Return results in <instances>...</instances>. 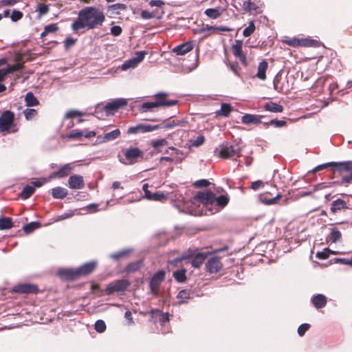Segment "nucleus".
<instances>
[{"label":"nucleus","instance_id":"58836bf2","mask_svg":"<svg viewBox=\"0 0 352 352\" xmlns=\"http://www.w3.org/2000/svg\"><path fill=\"white\" fill-rule=\"evenodd\" d=\"M329 238L331 242L336 243L341 239V232L338 230L337 228H333L331 229V232L329 235Z\"/></svg>","mask_w":352,"mask_h":352},{"label":"nucleus","instance_id":"f8f14e48","mask_svg":"<svg viewBox=\"0 0 352 352\" xmlns=\"http://www.w3.org/2000/svg\"><path fill=\"white\" fill-rule=\"evenodd\" d=\"M126 99L118 98L107 103L104 107V109L107 113H113L115 111H117L118 109L126 107Z\"/></svg>","mask_w":352,"mask_h":352},{"label":"nucleus","instance_id":"e2e57ef3","mask_svg":"<svg viewBox=\"0 0 352 352\" xmlns=\"http://www.w3.org/2000/svg\"><path fill=\"white\" fill-rule=\"evenodd\" d=\"M167 144H168V141L166 139L153 140L151 142V145L155 148H157L160 146H166Z\"/></svg>","mask_w":352,"mask_h":352},{"label":"nucleus","instance_id":"de8ad7c7","mask_svg":"<svg viewBox=\"0 0 352 352\" xmlns=\"http://www.w3.org/2000/svg\"><path fill=\"white\" fill-rule=\"evenodd\" d=\"M217 206L221 208H224L229 202V198L226 195H220L219 197L215 196V201Z\"/></svg>","mask_w":352,"mask_h":352},{"label":"nucleus","instance_id":"7ed1b4c3","mask_svg":"<svg viewBox=\"0 0 352 352\" xmlns=\"http://www.w3.org/2000/svg\"><path fill=\"white\" fill-rule=\"evenodd\" d=\"M352 210V205L350 203L349 197L344 195L335 199L330 205L329 214L334 217H339Z\"/></svg>","mask_w":352,"mask_h":352},{"label":"nucleus","instance_id":"e433bc0d","mask_svg":"<svg viewBox=\"0 0 352 352\" xmlns=\"http://www.w3.org/2000/svg\"><path fill=\"white\" fill-rule=\"evenodd\" d=\"M120 135V131L119 129H115L111 132L107 133L102 138L103 142H109L118 138Z\"/></svg>","mask_w":352,"mask_h":352},{"label":"nucleus","instance_id":"1a4fd4ad","mask_svg":"<svg viewBox=\"0 0 352 352\" xmlns=\"http://www.w3.org/2000/svg\"><path fill=\"white\" fill-rule=\"evenodd\" d=\"M39 291L38 286L32 283H22L14 286L12 292L20 294H37Z\"/></svg>","mask_w":352,"mask_h":352},{"label":"nucleus","instance_id":"603ef678","mask_svg":"<svg viewBox=\"0 0 352 352\" xmlns=\"http://www.w3.org/2000/svg\"><path fill=\"white\" fill-rule=\"evenodd\" d=\"M95 330L98 333H103L106 330V324L102 320H98L94 324Z\"/></svg>","mask_w":352,"mask_h":352},{"label":"nucleus","instance_id":"20e7f679","mask_svg":"<svg viewBox=\"0 0 352 352\" xmlns=\"http://www.w3.org/2000/svg\"><path fill=\"white\" fill-rule=\"evenodd\" d=\"M14 113L6 110L0 116V131L3 133H16L18 131V127L14 122Z\"/></svg>","mask_w":352,"mask_h":352},{"label":"nucleus","instance_id":"3c124183","mask_svg":"<svg viewBox=\"0 0 352 352\" xmlns=\"http://www.w3.org/2000/svg\"><path fill=\"white\" fill-rule=\"evenodd\" d=\"M287 122L284 120H271L268 122H265L264 124L265 126H268L270 125L274 126L277 128L283 127L285 126Z\"/></svg>","mask_w":352,"mask_h":352},{"label":"nucleus","instance_id":"37998d69","mask_svg":"<svg viewBox=\"0 0 352 352\" xmlns=\"http://www.w3.org/2000/svg\"><path fill=\"white\" fill-rule=\"evenodd\" d=\"M23 67H24V63H19L12 65L6 69H3V70H4L5 73L6 74V75H8V74H12L16 71H19V70L23 69Z\"/></svg>","mask_w":352,"mask_h":352},{"label":"nucleus","instance_id":"6e6d98bb","mask_svg":"<svg viewBox=\"0 0 352 352\" xmlns=\"http://www.w3.org/2000/svg\"><path fill=\"white\" fill-rule=\"evenodd\" d=\"M26 120H30L37 115V111L34 109H26L23 111Z\"/></svg>","mask_w":352,"mask_h":352},{"label":"nucleus","instance_id":"774afa93","mask_svg":"<svg viewBox=\"0 0 352 352\" xmlns=\"http://www.w3.org/2000/svg\"><path fill=\"white\" fill-rule=\"evenodd\" d=\"M122 29L119 25H114L111 28V33L115 36H120L122 34Z\"/></svg>","mask_w":352,"mask_h":352},{"label":"nucleus","instance_id":"c9c22d12","mask_svg":"<svg viewBox=\"0 0 352 352\" xmlns=\"http://www.w3.org/2000/svg\"><path fill=\"white\" fill-rule=\"evenodd\" d=\"M241 6L243 10L246 12L255 11L257 12V10L259 9V8L254 2H252L250 0L243 1Z\"/></svg>","mask_w":352,"mask_h":352},{"label":"nucleus","instance_id":"c85d7f7f","mask_svg":"<svg viewBox=\"0 0 352 352\" xmlns=\"http://www.w3.org/2000/svg\"><path fill=\"white\" fill-rule=\"evenodd\" d=\"M264 109L266 111L273 113H282L284 110L282 105L273 102H268L265 103Z\"/></svg>","mask_w":352,"mask_h":352},{"label":"nucleus","instance_id":"9d476101","mask_svg":"<svg viewBox=\"0 0 352 352\" xmlns=\"http://www.w3.org/2000/svg\"><path fill=\"white\" fill-rule=\"evenodd\" d=\"M242 48L243 41L241 40H236L234 43L231 47L233 55L240 60L241 64L243 66L247 67L248 63L246 58V55L243 53Z\"/></svg>","mask_w":352,"mask_h":352},{"label":"nucleus","instance_id":"412c9836","mask_svg":"<svg viewBox=\"0 0 352 352\" xmlns=\"http://www.w3.org/2000/svg\"><path fill=\"white\" fill-rule=\"evenodd\" d=\"M68 184L71 189H82L85 186L83 177L79 175H73L69 177Z\"/></svg>","mask_w":352,"mask_h":352},{"label":"nucleus","instance_id":"09e8293b","mask_svg":"<svg viewBox=\"0 0 352 352\" xmlns=\"http://www.w3.org/2000/svg\"><path fill=\"white\" fill-rule=\"evenodd\" d=\"M49 6L46 4L39 3L38 4L36 11L38 12L39 17L47 14L49 12Z\"/></svg>","mask_w":352,"mask_h":352},{"label":"nucleus","instance_id":"a19ab883","mask_svg":"<svg viewBox=\"0 0 352 352\" xmlns=\"http://www.w3.org/2000/svg\"><path fill=\"white\" fill-rule=\"evenodd\" d=\"M58 30V26L56 23H51L45 27L44 31L41 34V37L43 38L50 33H54Z\"/></svg>","mask_w":352,"mask_h":352},{"label":"nucleus","instance_id":"7c9ffc66","mask_svg":"<svg viewBox=\"0 0 352 352\" xmlns=\"http://www.w3.org/2000/svg\"><path fill=\"white\" fill-rule=\"evenodd\" d=\"M173 276L177 282L180 283H184L187 280L186 270L181 269L176 270L173 273Z\"/></svg>","mask_w":352,"mask_h":352},{"label":"nucleus","instance_id":"4d7b16f0","mask_svg":"<svg viewBox=\"0 0 352 352\" xmlns=\"http://www.w3.org/2000/svg\"><path fill=\"white\" fill-rule=\"evenodd\" d=\"M210 184V182L208 180L203 179L196 181L193 184V186L197 188H201L208 187Z\"/></svg>","mask_w":352,"mask_h":352},{"label":"nucleus","instance_id":"f3484780","mask_svg":"<svg viewBox=\"0 0 352 352\" xmlns=\"http://www.w3.org/2000/svg\"><path fill=\"white\" fill-rule=\"evenodd\" d=\"M146 54V53L144 51L137 52L133 58L124 63L122 65V69H126L130 67H135L138 63L143 60Z\"/></svg>","mask_w":352,"mask_h":352},{"label":"nucleus","instance_id":"aec40b11","mask_svg":"<svg viewBox=\"0 0 352 352\" xmlns=\"http://www.w3.org/2000/svg\"><path fill=\"white\" fill-rule=\"evenodd\" d=\"M227 9V3L225 2L224 6H217L214 8H208L205 10L204 14L210 19H216L220 17L223 12Z\"/></svg>","mask_w":352,"mask_h":352},{"label":"nucleus","instance_id":"ddd939ff","mask_svg":"<svg viewBox=\"0 0 352 352\" xmlns=\"http://www.w3.org/2000/svg\"><path fill=\"white\" fill-rule=\"evenodd\" d=\"M148 184H144L142 186V189L144 192L145 197L146 199L152 201H164L168 199V197L164 192L157 191L155 192H151L148 189Z\"/></svg>","mask_w":352,"mask_h":352},{"label":"nucleus","instance_id":"9b49d317","mask_svg":"<svg viewBox=\"0 0 352 352\" xmlns=\"http://www.w3.org/2000/svg\"><path fill=\"white\" fill-rule=\"evenodd\" d=\"M285 43L288 45L297 47H316L318 41L310 38H293L291 39L285 40Z\"/></svg>","mask_w":352,"mask_h":352},{"label":"nucleus","instance_id":"a18cd8bd","mask_svg":"<svg viewBox=\"0 0 352 352\" xmlns=\"http://www.w3.org/2000/svg\"><path fill=\"white\" fill-rule=\"evenodd\" d=\"M39 227H40V223L38 222L33 221V222H31L30 223L25 225L23 227V230L25 233L29 234Z\"/></svg>","mask_w":352,"mask_h":352},{"label":"nucleus","instance_id":"4c0bfd02","mask_svg":"<svg viewBox=\"0 0 352 352\" xmlns=\"http://www.w3.org/2000/svg\"><path fill=\"white\" fill-rule=\"evenodd\" d=\"M191 256H192V254L185 252H183L179 257L175 258L170 261L169 263L174 266H177L179 263H181L184 260L189 259Z\"/></svg>","mask_w":352,"mask_h":352},{"label":"nucleus","instance_id":"6ab92c4d","mask_svg":"<svg viewBox=\"0 0 352 352\" xmlns=\"http://www.w3.org/2000/svg\"><path fill=\"white\" fill-rule=\"evenodd\" d=\"M222 266L220 259L217 256L210 258L206 265L207 271L211 274L219 272L221 270Z\"/></svg>","mask_w":352,"mask_h":352},{"label":"nucleus","instance_id":"052dcab7","mask_svg":"<svg viewBox=\"0 0 352 352\" xmlns=\"http://www.w3.org/2000/svg\"><path fill=\"white\" fill-rule=\"evenodd\" d=\"M330 253L333 252L331 251L329 248H326L322 252H318L316 253V257L321 260L327 259L329 256Z\"/></svg>","mask_w":352,"mask_h":352},{"label":"nucleus","instance_id":"4468645a","mask_svg":"<svg viewBox=\"0 0 352 352\" xmlns=\"http://www.w3.org/2000/svg\"><path fill=\"white\" fill-rule=\"evenodd\" d=\"M59 276L64 280L73 281L80 278L78 268L60 269L58 272Z\"/></svg>","mask_w":352,"mask_h":352},{"label":"nucleus","instance_id":"864d4df0","mask_svg":"<svg viewBox=\"0 0 352 352\" xmlns=\"http://www.w3.org/2000/svg\"><path fill=\"white\" fill-rule=\"evenodd\" d=\"M129 251L127 250H122L119 252L113 253L110 255L111 258L113 260H119L122 258L125 257L129 254Z\"/></svg>","mask_w":352,"mask_h":352},{"label":"nucleus","instance_id":"473e14b6","mask_svg":"<svg viewBox=\"0 0 352 352\" xmlns=\"http://www.w3.org/2000/svg\"><path fill=\"white\" fill-rule=\"evenodd\" d=\"M34 191L35 188L34 186L27 185L23 188L19 196L22 199L25 200L30 198L33 195Z\"/></svg>","mask_w":352,"mask_h":352},{"label":"nucleus","instance_id":"5fc2aeb1","mask_svg":"<svg viewBox=\"0 0 352 352\" xmlns=\"http://www.w3.org/2000/svg\"><path fill=\"white\" fill-rule=\"evenodd\" d=\"M23 16V14L22 12L18 10H12L11 14H10V19L12 21L16 22L19 20H21Z\"/></svg>","mask_w":352,"mask_h":352},{"label":"nucleus","instance_id":"bb28decb","mask_svg":"<svg viewBox=\"0 0 352 352\" xmlns=\"http://www.w3.org/2000/svg\"><path fill=\"white\" fill-rule=\"evenodd\" d=\"M187 252L192 254V256L190 257L192 258L191 265L195 268H199L207 256V254L205 253H197L194 256V254L191 251L188 250Z\"/></svg>","mask_w":352,"mask_h":352},{"label":"nucleus","instance_id":"79ce46f5","mask_svg":"<svg viewBox=\"0 0 352 352\" xmlns=\"http://www.w3.org/2000/svg\"><path fill=\"white\" fill-rule=\"evenodd\" d=\"M13 223L11 218L2 217L0 218V230H7L12 228Z\"/></svg>","mask_w":352,"mask_h":352},{"label":"nucleus","instance_id":"ea45409f","mask_svg":"<svg viewBox=\"0 0 352 352\" xmlns=\"http://www.w3.org/2000/svg\"><path fill=\"white\" fill-rule=\"evenodd\" d=\"M280 80H281L280 76H275L274 81H273L274 89L280 93L287 92L288 91V89H285L283 85H280Z\"/></svg>","mask_w":352,"mask_h":352},{"label":"nucleus","instance_id":"6e6552de","mask_svg":"<svg viewBox=\"0 0 352 352\" xmlns=\"http://www.w3.org/2000/svg\"><path fill=\"white\" fill-rule=\"evenodd\" d=\"M159 129H162V126L159 124L151 125L147 124L140 123L135 126H130L126 133L128 135L137 134V133H144L151 132Z\"/></svg>","mask_w":352,"mask_h":352},{"label":"nucleus","instance_id":"0e129e2a","mask_svg":"<svg viewBox=\"0 0 352 352\" xmlns=\"http://www.w3.org/2000/svg\"><path fill=\"white\" fill-rule=\"evenodd\" d=\"M310 324L308 323H304L300 324L298 328V333L302 337L305 335L307 331H308L310 328Z\"/></svg>","mask_w":352,"mask_h":352},{"label":"nucleus","instance_id":"bf43d9fd","mask_svg":"<svg viewBox=\"0 0 352 352\" xmlns=\"http://www.w3.org/2000/svg\"><path fill=\"white\" fill-rule=\"evenodd\" d=\"M84 135V132L80 130H73L67 135L68 139H79Z\"/></svg>","mask_w":352,"mask_h":352},{"label":"nucleus","instance_id":"13d9d810","mask_svg":"<svg viewBox=\"0 0 352 352\" xmlns=\"http://www.w3.org/2000/svg\"><path fill=\"white\" fill-rule=\"evenodd\" d=\"M160 284H161L160 283H159L155 280H153V279L151 280L149 286H150L152 293L154 295L157 294Z\"/></svg>","mask_w":352,"mask_h":352},{"label":"nucleus","instance_id":"0eeeda50","mask_svg":"<svg viewBox=\"0 0 352 352\" xmlns=\"http://www.w3.org/2000/svg\"><path fill=\"white\" fill-rule=\"evenodd\" d=\"M241 148L238 144H226L221 146L219 156L222 159H229L234 156L240 157Z\"/></svg>","mask_w":352,"mask_h":352},{"label":"nucleus","instance_id":"69168bd1","mask_svg":"<svg viewBox=\"0 0 352 352\" xmlns=\"http://www.w3.org/2000/svg\"><path fill=\"white\" fill-rule=\"evenodd\" d=\"M165 277V272L163 270L159 271L156 272L151 279L155 280L159 283H162V280L164 279Z\"/></svg>","mask_w":352,"mask_h":352},{"label":"nucleus","instance_id":"338daca9","mask_svg":"<svg viewBox=\"0 0 352 352\" xmlns=\"http://www.w3.org/2000/svg\"><path fill=\"white\" fill-rule=\"evenodd\" d=\"M230 69L239 77H240V67L237 62H233L230 63Z\"/></svg>","mask_w":352,"mask_h":352},{"label":"nucleus","instance_id":"f257e3e1","mask_svg":"<svg viewBox=\"0 0 352 352\" xmlns=\"http://www.w3.org/2000/svg\"><path fill=\"white\" fill-rule=\"evenodd\" d=\"M105 21L104 12L96 7H85L78 12L77 19L72 24V28L75 32L82 28L93 30L102 25Z\"/></svg>","mask_w":352,"mask_h":352},{"label":"nucleus","instance_id":"680f3d73","mask_svg":"<svg viewBox=\"0 0 352 352\" xmlns=\"http://www.w3.org/2000/svg\"><path fill=\"white\" fill-rule=\"evenodd\" d=\"M336 263L349 265L352 267V257L351 258H334Z\"/></svg>","mask_w":352,"mask_h":352},{"label":"nucleus","instance_id":"4be33fe9","mask_svg":"<svg viewBox=\"0 0 352 352\" xmlns=\"http://www.w3.org/2000/svg\"><path fill=\"white\" fill-rule=\"evenodd\" d=\"M72 166L70 164H67L62 166L58 170L53 172L49 176V180L55 179V178H63L69 175L72 171Z\"/></svg>","mask_w":352,"mask_h":352},{"label":"nucleus","instance_id":"f03ea898","mask_svg":"<svg viewBox=\"0 0 352 352\" xmlns=\"http://www.w3.org/2000/svg\"><path fill=\"white\" fill-rule=\"evenodd\" d=\"M155 101L145 102L141 105L140 110L142 112L152 111L153 109L158 107H169L178 104L177 100L168 99V94L160 92L154 95Z\"/></svg>","mask_w":352,"mask_h":352},{"label":"nucleus","instance_id":"dca6fc26","mask_svg":"<svg viewBox=\"0 0 352 352\" xmlns=\"http://www.w3.org/2000/svg\"><path fill=\"white\" fill-rule=\"evenodd\" d=\"M344 162H328L323 164L318 165L316 168H314L310 173H316L321 171L328 167L333 168V173H339L342 174L343 173V170L341 169V165L344 164Z\"/></svg>","mask_w":352,"mask_h":352},{"label":"nucleus","instance_id":"2eb2a0df","mask_svg":"<svg viewBox=\"0 0 352 352\" xmlns=\"http://www.w3.org/2000/svg\"><path fill=\"white\" fill-rule=\"evenodd\" d=\"M195 199L205 205H212L215 201V195L212 191L199 192Z\"/></svg>","mask_w":352,"mask_h":352},{"label":"nucleus","instance_id":"49530a36","mask_svg":"<svg viewBox=\"0 0 352 352\" xmlns=\"http://www.w3.org/2000/svg\"><path fill=\"white\" fill-rule=\"evenodd\" d=\"M141 263L140 262H134L129 263L124 269V271L127 273H132L136 272L140 268Z\"/></svg>","mask_w":352,"mask_h":352},{"label":"nucleus","instance_id":"a211bd4d","mask_svg":"<svg viewBox=\"0 0 352 352\" xmlns=\"http://www.w3.org/2000/svg\"><path fill=\"white\" fill-rule=\"evenodd\" d=\"M194 46L195 45L193 42L188 41L177 45L172 50V52L177 56H183L192 51Z\"/></svg>","mask_w":352,"mask_h":352},{"label":"nucleus","instance_id":"b1692460","mask_svg":"<svg viewBox=\"0 0 352 352\" xmlns=\"http://www.w3.org/2000/svg\"><path fill=\"white\" fill-rule=\"evenodd\" d=\"M341 169L343 170V173H349L348 175H345L342 177V183H352V161H345L344 164L341 165Z\"/></svg>","mask_w":352,"mask_h":352},{"label":"nucleus","instance_id":"8fccbe9b","mask_svg":"<svg viewBox=\"0 0 352 352\" xmlns=\"http://www.w3.org/2000/svg\"><path fill=\"white\" fill-rule=\"evenodd\" d=\"M255 28H255L254 21H250L249 22L248 26L243 30V35L245 37L250 36V35H252L253 34V32L255 30Z\"/></svg>","mask_w":352,"mask_h":352},{"label":"nucleus","instance_id":"a878e982","mask_svg":"<svg viewBox=\"0 0 352 352\" xmlns=\"http://www.w3.org/2000/svg\"><path fill=\"white\" fill-rule=\"evenodd\" d=\"M311 302L314 307L318 309L326 306L327 299V297L323 294H316L311 298Z\"/></svg>","mask_w":352,"mask_h":352},{"label":"nucleus","instance_id":"5701e85b","mask_svg":"<svg viewBox=\"0 0 352 352\" xmlns=\"http://www.w3.org/2000/svg\"><path fill=\"white\" fill-rule=\"evenodd\" d=\"M96 266L97 263L96 261H90L78 267L80 278L92 273L96 270Z\"/></svg>","mask_w":352,"mask_h":352},{"label":"nucleus","instance_id":"2f4dec72","mask_svg":"<svg viewBox=\"0 0 352 352\" xmlns=\"http://www.w3.org/2000/svg\"><path fill=\"white\" fill-rule=\"evenodd\" d=\"M25 102L28 107H34L39 104L38 99L31 91H29L26 94L25 96Z\"/></svg>","mask_w":352,"mask_h":352},{"label":"nucleus","instance_id":"c756f323","mask_svg":"<svg viewBox=\"0 0 352 352\" xmlns=\"http://www.w3.org/2000/svg\"><path fill=\"white\" fill-rule=\"evenodd\" d=\"M67 189L58 186L52 188V195L55 199H63L67 195Z\"/></svg>","mask_w":352,"mask_h":352},{"label":"nucleus","instance_id":"423d86ee","mask_svg":"<svg viewBox=\"0 0 352 352\" xmlns=\"http://www.w3.org/2000/svg\"><path fill=\"white\" fill-rule=\"evenodd\" d=\"M131 285L129 280L126 279L116 280L107 285L105 292L107 295L125 292Z\"/></svg>","mask_w":352,"mask_h":352},{"label":"nucleus","instance_id":"393cba45","mask_svg":"<svg viewBox=\"0 0 352 352\" xmlns=\"http://www.w3.org/2000/svg\"><path fill=\"white\" fill-rule=\"evenodd\" d=\"M263 117H264L263 116H261V115L246 113L242 116L241 121L245 124H259L261 122V119Z\"/></svg>","mask_w":352,"mask_h":352},{"label":"nucleus","instance_id":"cd10ccee","mask_svg":"<svg viewBox=\"0 0 352 352\" xmlns=\"http://www.w3.org/2000/svg\"><path fill=\"white\" fill-rule=\"evenodd\" d=\"M267 68H268V63L266 61V60H263L258 64V71L256 74V76L261 80H265L267 78L266 71H267Z\"/></svg>","mask_w":352,"mask_h":352},{"label":"nucleus","instance_id":"f704fd0d","mask_svg":"<svg viewBox=\"0 0 352 352\" xmlns=\"http://www.w3.org/2000/svg\"><path fill=\"white\" fill-rule=\"evenodd\" d=\"M232 110V107L230 104L223 103L221 106V109L217 111V116H221L223 117H228L230 112Z\"/></svg>","mask_w":352,"mask_h":352},{"label":"nucleus","instance_id":"c03bdc74","mask_svg":"<svg viewBox=\"0 0 352 352\" xmlns=\"http://www.w3.org/2000/svg\"><path fill=\"white\" fill-rule=\"evenodd\" d=\"M184 123V122L181 121V120H166L164 122V126H163L162 125H160V126H162V128L164 127V128H167V129H171V128H173L177 126H182V125H183Z\"/></svg>","mask_w":352,"mask_h":352},{"label":"nucleus","instance_id":"39448f33","mask_svg":"<svg viewBox=\"0 0 352 352\" xmlns=\"http://www.w3.org/2000/svg\"><path fill=\"white\" fill-rule=\"evenodd\" d=\"M124 160L120 161L126 165H131L136 163L138 158L143 157V151L139 148L131 146L126 149L122 150Z\"/></svg>","mask_w":352,"mask_h":352},{"label":"nucleus","instance_id":"72a5a7b5","mask_svg":"<svg viewBox=\"0 0 352 352\" xmlns=\"http://www.w3.org/2000/svg\"><path fill=\"white\" fill-rule=\"evenodd\" d=\"M177 298L179 299V304L186 303L191 298V292L188 289L181 290L178 293Z\"/></svg>","mask_w":352,"mask_h":352}]
</instances>
